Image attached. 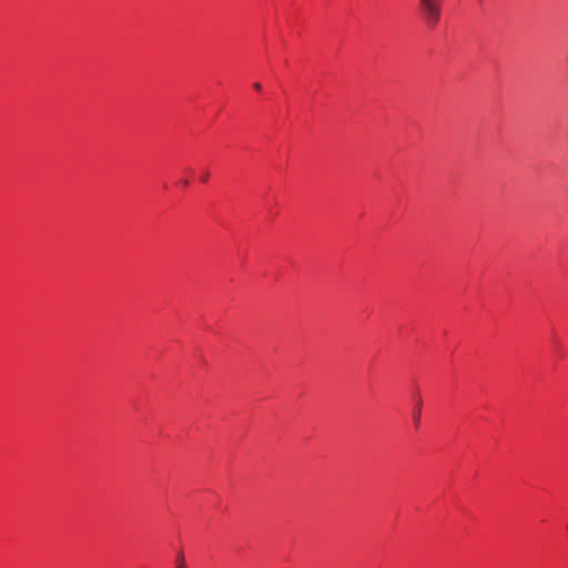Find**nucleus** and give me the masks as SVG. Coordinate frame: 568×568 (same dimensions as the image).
Wrapping results in <instances>:
<instances>
[{
    "label": "nucleus",
    "instance_id": "nucleus-2",
    "mask_svg": "<svg viewBox=\"0 0 568 568\" xmlns=\"http://www.w3.org/2000/svg\"><path fill=\"white\" fill-rule=\"evenodd\" d=\"M420 407H422V400L418 399L415 412H414V422L416 425H418L419 420H420Z\"/></svg>",
    "mask_w": 568,
    "mask_h": 568
},
{
    "label": "nucleus",
    "instance_id": "nucleus-3",
    "mask_svg": "<svg viewBox=\"0 0 568 568\" xmlns=\"http://www.w3.org/2000/svg\"><path fill=\"white\" fill-rule=\"evenodd\" d=\"M176 567L175 568H185V559L184 554L180 551L176 556Z\"/></svg>",
    "mask_w": 568,
    "mask_h": 568
},
{
    "label": "nucleus",
    "instance_id": "nucleus-6",
    "mask_svg": "<svg viewBox=\"0 0 568 568\" xmlns=\"http://www.w3.org/2000/svg\"><path fill=\"white\" fill-rule=\"evenodd\" d=\"M182 184H183L184 186H189V181H187V180H183V181H182Z\"/></svg>",
    "mask_w": 568,
    "mask_h": 568
},
{
    "label": "nucleus",
    "instance_id": "nucleus-4",
    "mask_svg": "<svg viewBox=\"0 0 568 568\" xmlns=\"http://www.w3.org/2000/svg\"><path fill=\"white\" fill-rule=\"evenodd\" d=\"M209 179H210V172H209L207 170L203 171V172H202V174H201V176H200V180H201L202 182H207V181H209Z\"/></svg>",
    "mask_w": 568,
    "mask_h": 568
},
{
    "label": "nucleus",
    "instance_id": "nucleus-1",
    "mask_svg": "<svg viewBox=\"0 0 568 568\" xmlns=\"http://www.w3.org/2000/svg\"><path fill=\"white\" fill-rule=\"evenodd\" d=\"M423 17L429 28H434L440 20V0H419Z\"/></svg>",
    "mask_w": 568,
    "mask_h": 568
},
{
    "label": "nucleus",
    "instance_id": "nucleus-5",
    "mask_svg": "<svg viewBox=\"0 0 568 568\" xmlns=\"http://www.w3.org/2000/svg\"><path fill=\"white\" fill-rule=\"evenodd\" d=\"M253 87H254V89H256V90H261V88H262V87H261V83H258V82L254 83V85H253Z\"/></svg>",
    "mask_w": 568,
    "mask_h": 568
}]
</instances>
